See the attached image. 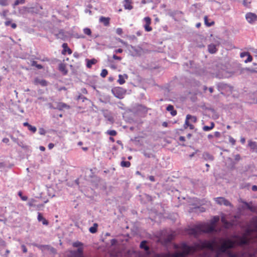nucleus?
Returning a JSON list of instances; mask_svg holds the SVG:
<instances>
[{"instance_id": "1", "label": "nucleus", "mask_w": 257, "mask_h": 257, "mask_svg": "<svg viewBox=\"0 0 257 257\" xmlns=\"http://www.w3.org/2000/svg\"><path fill=\"white\" fill-rule=\"evenodd\" d=\"M215 246L216 241L215 240L211 241H200L192 246L188 245L185 242H183L181 244L182 251H177L174 253L170 252L157 253L155 254V257H187L189 254H193L197 251L204 249H208L213 251L215 250Z\"/></svg>"}, {"instance_id": "2", "label": "nucleus", "mask_w": 257, "mask_h": 257, "mask_svg": "<svg viewBox=\"0 0 257 257\" xmlns=\"http://www.w3.org/2000/svg\"><path fill=\"white\" fill-rule=\"evenodd\" d=\"M219 220L218 216H214L212 220L211 224L201 223L194 226L193 227L188 229V232L189 234L197 236L202 233H212L216 232L214 224Z\"/></svg>"}, {"instance_id": "3", "label": "nucleus", "mask_w": 257, "mask_h": 257, "mask_svg": "<svg viewBox=\"0 0 257 257\" xmlns=\"http://www.w3.org/2000/svg\"><path fill=\"white\" fill-rule=\"evenodd\" d=\"M126 48L130 54L134 57L139 56L142 54V50L140 47L133 46L131 45H126Z\"/></svg>"}, {"instance_id": "4", "label": "nucleus", "mask_w": 257, "mask_h": 257, "mask_svg": "<svg viewBox=\"0 0 257 257\" xmlns=\"http://www.w3.org/2000/svg\"><path fill=\"white\" fill-rule=\"evenodd\" d=\"M112 92L116 97L121 99L125 93V90L121 87H116L112 89Z\"/></svg>"}, {"instance_id": "5", "label": "nucleus", "mask_w": 257, "mask_h": 257, "mask_svg": "<svg viewBox=\"0 0 257 257\" xmlns=\"http://www.w3.org/2000/svg\"><path fill=\"white\" fill-rule=\"evenodd\" d=\"M245 19L250 24H254L257 21V15L251 12L247 13L245 14Z\"/></svg>"}, {"instance_id": "6", "label": "nucleus", "mask_w": 257, "mask_h": 257, "mask_svg": "<svg viewBox=\"0 0 257 257\" xmlns=\"http://www.w3.org/2000/svg\"><path fill=\"white\" fill-rule=\"evenodd\" d=\"M215 202L219 205H224L226 206H232L231 203L223 197H217L214 198Z\"/></svg>"}, {"instance_id": "7", "label": "nucleus", "mask_w": 257, "mask_h": 257, "mask_svg": "<svg viewBox=\"0 0 257 257\" xmlns=\"http://www.w3.org/2000/svg\"><path fill=\"white\" fill-rule=\"evenodd\" d=\"M69 257H84L83 255V249L79 247L76 250L72 251L70 252Z\"/></svg>"}, {"instance_id": "8", "label": "nucleus", "mask_w": 257, "mask_h": 257, "mask_svg": "<svg viewBox=\"0 0 257 257\" xmlns=\"http://www.w3.org/2000/svg\"><path fill=\"white\" fill-rule=\"evenodd\" d=\"M147 241L146 240L142 241L140 245V247L142 249H144L145 251L146 254L147 256H149L151 254V251L150 249V247L147 245Z\"/></svg>"}, {"instance_id": "9", "label": "nucleus", "mask_w": 257, "mask_h": 257, "mask_svg": "<svg viewBox=\"0 0 257 257\" xmlns=\"http://www.w3.org/2000/svg\"><path fill=\"white\" fill-rule=\"evenodd\" d=\"M62 47L63 48V50L62 51V54L63 55H65L66 53L69 55L72 53V50L68 47V44L67 43H63L62 45Z\"/></svg>"}, {"instance_id": "10", "label": "nucleus", "mask_w": 257, "mask_h": 257, "mask_svg": "<svg viewBox=\"0 0 257 257\" xmlns=\"http://www.w3.org/2000/svg\"><path fill=\"white\" fill-rule=\"evenodd\" d=\"M47 82L44 79L36 78L34 80V84L35 85H40L42 86H46L47 85Z\"/></svg>"}, {"instance_id": "11", "label": "nucleus", "mask_w": 257, "mask_h": 257, "mask_svg": "<svg viewBox=\"0 0 257 257\" xmlns=\"http://www.w3.org/2000/svg\"><path fill=\"white\" fill-rule=\"evenodd\" d=\"M248 146L252 152H257V143L255 142L248 141Z\"/></svg>"}, {"instance_id": "12", "label": "nucleus", "mask_w": 257, "mask_h": 257, "mask_svg": "<svg viewBox=\"0 0 257 257\" xmlns=\"http://www.w3.org/2000/svg\"><path fill=\"white\" fill-rule=\"evenodd\" d=\"M58 69L64 75H66L68 72L66 65L63 63H60L59 65Z\"/></svg>"}, {"instance_id": "13", "label": "nucleus", "mask_w": 257, "mask_h": 257, "mask_svg": "<svg viewBox=\"0 0 257 257\" xmlns=\"http://www.w3.org/2000/svg\"><path fill=\"white\" fill-rule=\"evenodd\" d=\"M123 6L124 9L126 10H132L133 9V6H132V1L124 0L123 1Z\"/></svg>"}, {"instance_id": "14", "label": "nucleus", "mask_w": 257, "mask_h": 257, "mask_svg": "<svg viewBox=\"0 0 257 257\" xmlns=\"http://www.w3.org/2000/svg\"><path fill=\"white\" fill-rule=\"evenodd\" d=\"M208 52L211 54L215 53L217 51L216 46L215 44H211L208 46Z\"/></svg>"}, {"instance_id": "15", "label": "nucleus", "mask_w": 257, "mask_h": 257, "mask_svg": "<svg viewBox=\"0 0 257 257\" xmlns=\"http://www.w3.org/2000/svg\"><path fill=\"white\" fill-rule=\"evenodd\" d=\"M166 109L167 111H170L171 114L174 116L177 114V111L174 109V106L172 105H169L167 106Z\"/></svg>"}, {"instance_id": "16", "label": "nucleus", "mask_w": 257, "mask_h": 257, "mask_svg": "<svg viewBox=\"0 0 257 257\" xmlns=\"http://www.w3.org/2000/svg\"><path fill=\"white\" fill-rule=\"evenodd\" d=\"M54 35L55 36L57 39H59L61 40L64 39L65 37L64 31L62 30L59 31V32L57 33H54Z\"/></svg>"}, {"instance_id": "17", "label": "nucleus", "mask_w": 257, "mask_h": 257, "mask_svg": "<svg viewBox=\"0 0 257 257\" xmlns=\"http://www.w3.org/2000/svg\"><path fill=\"white\" fill-rule=\"evenodd\" d=\"M37 219L39 222L41 221L42 222L43 224H44V225H48V221L43 217V216L40 212H38Z\"/></svg>"}, {"instance_id": "18", "label": "nucleus", "mask_w": 257, "mask_h": 257, "mask_svg": "<svg viewBox=\"0 0 257 257\" xmlns=\"http://www.w3.org/2000/svg\"><path fill=\"white\" fill-rule=\"evenodd\" d=\"M203 158L205 160L209 161H213L214 160V157L212 155H210L209 153L207 152H205L203 154Z\"/></svg>"}, {"instance_id": "19", "label": "nucleus", "mask_w": 257, "mask_h": 257, "mask_svg": "<svg viewBox=\"0 0 257 257\" xmlns=\"http://www.w3.org/2000/svg\"><path fill=\"white\" fill-rule=\"evenodd\" d=\"M86 61L87 62L86 66L88 68H90L92 67V65L95 64L96 62V60L95 59L90 60L86 59Z\"/></svg>"}, {"instance_id": "20", "label": "nucleus", "mask_w": 257, "mask_h": 257, "mask_svg": "<svg viewBox=\"0 0 257 257\" xmlns=\"http://www.w3.org/2000/svg\"><path fill=\"white\" fill-rule=\"evenodd\" d=\"M99 21L100 22L103 23V24L105 26L108 25V24L109 23V18H108L101 17L99 18Z\"/></svg>"}, {"instance_id": "21", "label": "nucleus", "mask_w": 257, "mask_h": 257, "mask_svg": "<svg viewBox=\"0 0 257 257\" xmlns=\"http://www.w3.org/2000/svg\"><path fill=\"white\" fill-rule=\"evenodd\" d=\"M127 78V75L124 74L123 76H122L120 74L118 76V79L117 81L120 84L122 85V84H124L125 82L124 78Z\"/></svg>"}, {"instance_id": "22", "label": "nucleus", "mask_w": 257, "mask_h": 257, "mask_svg": "<svg viewBox=\"0 0 257 257\" xmlns=\"http://www.w3.org/2000/svg\"><path fill=\"white\" fill-rule=\"evenodd\" d=\"M97 224L94 223L93 225L89 228V231L92 233H95L97 231Z\"/></svg>"}, {"instance_id": "23", "label": "nucleus", "mask_w": 257, "mask_h": 257, "mask_svg": "<svg viewBox=\"0 0 257 257\" xmlns=\"http://www.w3.org/2000/svg\"><path fill=\"white\" fill-rule=\"evenodd\" d=\"M221 221L222 222V223H223L224 225V227L226 228H229L232 225V224L229 222H228L227 221H226L225 219L224 218H222L221 219Z\"/></svg>"}, {"instance_id": "24", "label": "nucleus", "mask_w": 257, "mask_h": 257, "mask_svg": "<svg viewBox=\"0 0 257 257\" xmlns=\"http://www.w3.org/2000/svg\"><path fill=\"white\" fill-rule=\"evenodd\" d=\"M214 126V124L212 122L210 126L205 125L203 127V130L205 132L209 131Z\"/></svg>"}, {"instance_id": "25", "label": "nucleus", "mask_w": 257, "mask_h": 257, "mask_svg": "<svg viewBox=\"0 0 257 257\" xmlns=\"http://www.w3.org/2000/svg\"><path fill=\"white\" fill-rule=\"evenodd\" d=\"M58 108L60 109V110H61L63 108H69V106L67 104H66V103H63V102H60L58 104Z\"/></svg>"}, {"instance_id": "26", "label": "nucleus", "mask_w": 257, "mask_h": 257, "mask_svg": "<svg viewBox=\"0 0 257 257\" xmlns=\"http://www.w3.org/2000/svg\"><path fill=\"white\" fill-rule=\"evenodd\" d=\"M187 119H189L192 122H195L197 121V118L195 116H192L190 114L187 115Z\"/></svg>"}, {"instance_id": "27", "label": "nucleus", "mask_w": 257, "mask_h": 257, "mask_svg": "<svg viewBox=\"0 0 257 257\" xmlns=\"http://www.w3.org/2000/svg\"><path fill=\"white\" fill-rule=\"evenodd\" d=\"M204 19L205 24L206 26H207L208 27H210V26L213 25V24H214L213 21H211V22H208V17L207 16H205Z\"/></svg>"}, {"instance_id": "28", "label": "nucleus", "mask_w": 257, "mask_h": 257, "mask_svg": "<svg viewBox=\"0 0 257 257\" xmlns=\"http://www.w3.org/2000/svg\"><path fill=\"white\" fill-rule=\"evenodd\" d=\"M120 165L121 167L127 168L130 166L131 163L128 161H123L121 162Z\"/></svg>"}, {"instance_id": "29", "label": "nucleus", "mask_w": 257, "mask_h": 257, "mask_svg": "<svg viewBox=\"0 0 257 257\" xmlns=\"http://www.w3.org/2000/svg\"><path fill=\"white\" fill-rule=\"evenodd\" d=\"M25 3V0H16L13 5V8H15L16 6L19 4H24Z\"/></svg>"}, {"instance_id": "30", "label": "nucleus", "mask_w": 257, "mask_h": 257, "mask_svg": "<svg viewBox=\"0 0 257 257\" xmlns=\"http://www.w3.org/2000/svg\"><path fill=\"white\" fill-rule=\"evenodd\" d=\"M241 202L245 205V207L247 209L250 210H252V208L249 203H248L246 201H241Z\"/></svg>"}, {"instance_id": "31", "label": "nucleus", "mask_w": 257, "mask_h": 257, "mask_svg": "<svg viewBox=\"0 0 257 257\" xmlns=\"http://www.w3.org/2000/svg\"><path fill=\"white\" fill-rule=\"evenodd\" d=\"M106 133L111 136H115L117 134L115 130H108Z\"/></svg>"}, {"instance_id": "32", "label": "nucleus", "mask_w": 257, "mask_h": 257, "mask_svg": "<svg viewBox=\"0 0 257 257\" xmlns=\"http://www.w3.org/2000/svg\"><path fill=\"white\" fill-rule=\"evenodd\" d=\"M18 195L20 197L21 199L23 201H26L28 199V197L26 196H23L22 192L21 191H19L18 192Z\"/></svg>"}, {"instance_id": "33", "label": "nucleus", "mask_w": 257, "mask_h": 257, "mask_svg": "<svg viewBox=\"0 0 257 257\" xmlns=\"http://www.w3.org/2000/svg\"><path fill=\"white\" fill-rule=\"evenodd\" d=\"M28 128L30 131L32 132L33 133H35L37 131L36 127L34 126H32L31 124L29 125Z\"/></svg>"}, {"instance_id": "34", "label": "nucleus", "mask_w": 257, "mask_h": 257, "mask_svg": "<svg viewBox=\"0 0 257 257\" xmlns=\"http://www.w3.org/2000/svg\"><path fill=\"white\" fill-rule=\"evenodd\" d=\"M83 32L85 34L88 35V36H90L91 34V31L89 28H84L83 29Z\"/></svg>"}, {"instance_id": "35", "label": "nucleus", "mask_w": 257, "mask_h": 257, "mask_svg": "<svg viewBox=\"0 0 257 257\" xmlns=\"http://www.w3.org/2000/svg\"><path fill=\"white\" fill-rule=\"evenodd\" d=\"M250 3V1H248L247 0H243L242 2L243 5L246 8H249Z\"/></svg>"}, {"instance_id": "36", "label": "nucleus", "mask_w": 257, "mask_h": 257, "mask_svg": "<svg viewBox=\"0 0 257 257\" xmlns=\"http://www.w3.org/2000/svg\"><path fill=\"white\" fill-rule=\"evenodd\" d=\"M107 73H108L107 70L105 69H103L101 71V72L100 73V76L104 78V77H106V76L107 75Z\"/></svg>"}, {"instance_id": "37", "label": "nucleus", "mask_w": 257, "mask_h": 257, "mask_svg": "<svg viewBox=\"0 0 257 257\" xmlns=\"http://www.w3.org/2000/svg\"><path fill=\"white\" fill-rule=\"evenodd\" d=\"M247 59L244 61V62L245 63H247L248 62H251L252 60V57L250 55L249 53H248V55H247Z\"/></svg>"}, {"instance_id": "38", "label": "nucleus", "mask_w": 257, "mask_h": 257, "mask_svg": "<svg viewBox=\"0 0 257 257\" xmlns=\"http://www.w3.org/2000/svg\"><path fill=\"white\" fill-rule=\"evenodd\" d=\"M73 245L74 247L79 248L82 245V243L81 242L76 241L73 243Z\"/></svg>"}, {"instance_id": "39", "label": "nucleus", "mask_w": 257, "mask_h": 257, "mask_svg": "<svg viewBox=\"0 0 257 257\" xmlns=\"http://www.w3.org/2000/svg\"><path fill=\"white\" fill-rule=\"evenodd\" d=\"M144 21L145 22V24L150 25L151 23V20L149 17H145L144 18Z\"/></svg>"}, {"instance_id": "40", "label": "nucleus", "mask_w": 257, "mask_h": 257, "mask_svg": "<svg viewBox=\"0 0 257 257\" xmlns=\"http://www.w3.org/2000/svg\"><path fill=\"white\" fill-rule=\"evenodd\" d=\"M144 28L147 32H150L152 30V28L150 26V25L145 24L144 25Z\"/></svg>"}, {"instance_id": "41", "label": "nucleus", "mask_w": 257, "mask_h": 257, "mask_svg": "<svg viewBox=\"0 0 257 257\" xmlns=\"http://www.w3.org/2000/svg\"><path fill=\"white\" fill-rule=\"evenodd\" d=\"M35 200L34 199H31V200H30L28 202V205L30 206V207H34L35 206V204H34V202H35Z\"/></svg>"}, {"instance_id": "42", "label": "nucleus", "mask_w": 257, "mask_h": 257, "mask_svg": "<svg viewBox=\"0 0 257 257\" xmlns=\"http://www.w3.org/2000/svg\"><path fill=\"white\" fill-rule=\"evenodd\" d=\"M8 5L7 0H0V5L2 6H6Z\"/></svg>"}, {"instance_id": "43", "label": "nucleus", "mask_w": 257, "mask_h": 257, "mask_svg": "<svg viewBox=\"0 0 257 257\" xmlns=\"http://www.w3.org/2000/svg\"><path fill=\"white\" fill-rule=\"evenodd\" d=\"M122 29L120 28H118L116 30V33L118 35H121L122 34Z\"/></svg>"}, {"instance_id": "44", "label": "nucleus", "mask_w": 257, "mask_h": 257, "mask_svg": "<svg viewBox=\"0 0 257 257\" xmlns=\"http://www.w3.org/2000/svg\"><path fill=\"white\" fill-rule=\"evenodd\" d=\"M29 8L27 7H24L22 9L20 10V13H23L26 12H28Z\"/></svg>"}, {"instance_id": "45", "label": "nucleus", "mask_w": 257, "mask_h": 257, "mask_svg": "<svg viewBox=\"0 0 257 257\" xmlns=\"http://www.w3.org/2000/svg\"><path fill=\"white\" fill-rule=\"evenodd\" d=\"M248 52H241L240 53V57L241 58H243L245 56H247V55H248Z\"/></svg>"}, {"instance_id": "46", "label": "nucleus", "mask_w": 257, "mask_h": 257, "mask_svg": "<svg viewBox=\"0 0 257 257\" xmlns=\"http://www.w3.org/2000/svg\"><path fill=\"white\" fill-rule=\"evenodd\" d=\"M189 119H187V116H186V120H185V124H184V127L185 128H187L190 124V123L189 122Z\"/></svg>"}, {"instance_id": "47", "label": "nucleus", "mask_w": 257, "mask_h": 257, "mask_svg": "<svg viewBox=\"0 0 257 257\" xmlns=\"http://www.w3.org/2000/svg\"><path fill=\"white\" fill-rule=\"evenodd\" d=\"M229 142L233 145H234L235 143V140L232 138L230 137L229 138Z\"/></svg>"}, {"instance_id": "48", "label": "nucleus", "mask_w": 257, "mask_h": 257, "mask_svg": "<svg viewBox=\"0 0 257 257\" xmlns=\"http://www.w3.org/2000/svg\"><path fill=\"white\" fill-rule=\"evenodd\" d=\"M11 139L12 140V141L16 143H18V139L14 137L13 136H10Z\"/></svg>"}, {"instance_id": "49", "label": "nucleus", "mask_w": 257, "mask_h": 257, "mask_svg": "<svg viewBox=\"0 0 257 257\" xmlns=\"http://www.w3.org/2000/svg\"><path fill=\"white\" fill-rule=\"evenodd\" d=\"M112 58L114 60H121V57H119V56H116V55L114 54L112 56Z\"/></svg>"}, {"instance_id": "50", "label": "nucleus", "mask_w": 257, "mask_h": 257, "mask_svg": "<svg viewBox=\"0 0 257 257\" xmlns=\"http://www.w3.org/2000/svg\"><path fill=\"white\" fill-rule=\"evenodd\" d=\"M21 248H22V249L23 252L26 253L27 252V249L25 245L22 244L21 245Z\"/></svg>"}, {"instance_id": "51", "label": "nucleus", "mask_w": 257, "mask_h": 257, "mask_svg": "<svg viewBox=\"0 0 257 257\" xmlns=\"http://www.w3.org/2000/svg\"><path fill=\"white\" fill-rule=\"evenodd\" d=\"M122 52H123V50L120 48L116 49L114 51V53H121Z\"/></svg>"}, {"instance_id": "52", "label": "nucleus", "mask_w": 257, "mask_h": 257, "mask_svg": "<svg viewBox=\"0 0 257 257\" xmlns=\"http://www.w3.org/2000/svg\"><path fill=\"white\" fill-rule=\"evenodd\" d=\"M116 242H117V240L115 239H112L110 240L111 245H112V246L115 245Z\"/></svg>"}, {"instance_id": "53", "label": "nucleus", "mask_w": 257, "mask_h": 257, "mask_svg": "<svg viewBox=\"0 0 257 257\" xmlns=\"http://www.w3.org/2000/svg\"><path fill=\"white\" fill-rule=\"evenodd\" d=\"M45 133H46V132H45V130H44V129H43V128H40V129L39 130V133H40V135H45Z\"/></svg>"}, {"instance_id": "54", "label": "nucleus", "mask_w": 257, "mask_h": 257, "mask_svg": "<svg viewBox=\"0 0 257 257\" xmlns=\"http://www.w3.org/2000/svg\"><path fill=\"white\" fill-rule=\"evenodd\" d=\"M234 159L235 161H239L240 159V156L239 154H237L234 157Z\"/></svg>"}, {"instance_id": "55", "label": "nucleus", "mask_w": 257, "mask_h": 257, "mask_svg": "<svg viewBox=\"0 0 257 257\" xmlns=\"http://www.w3.org/2000/svg\"><path fill=\"white\" fill-rule=\"evenodd\" d=\"M48 147L49 150H51L54 148V145L53 143H49Z\"/></svg>"}, {"instance_id": "56", "label": "nucleus", "mask_w": 257, "mask_h": 257, "mask_svg": "<svg viewBox=\"0 0 257 257\" xmlns=\"http://www.w3.org/2000/svg\"><path fill=\"white\" fill-rule=\"evenodd\" d=\"M2 142L4 143H8L9 142V139L7 138H4L2 140Z\"/></svg>"}, {"instance_id": "57", "label": "nucleus", "mask_w": 257, "mask_h": 257, "mask_svg": "<svg viewBox=\"0 0 257 257\" xmlns=\"http://www.w3.org/2000/svg\"><path fill=\"white\" fill-rule=\"evenodd\" d=\"M118 40L119 42H120L122 44L125 45L126 46V45H128L126 42H124L122 40H121L120 38H118Z\"/></svg>"}, {"instance_id": "58", "label": "nucleus", "mask_w": 257, "mask_h": 257, "mask_svg": "<svg viewBox=\"0 0 257 257\" xmlns=\"http://www.w3.org/2000/svg\"><path fill=\"white\" fill-rule=\"evenodd\" d=\"M247 70L252 73L256 72L254 69L250 68H247Z\"/></svg>"}, {"instance_id": "59", "label": "nucleus", "mask_w": 257, "mask_h": 257, "mask_svg": "<svg viewBox=\"0 0 257 257\" xmlns=\"http://www.w3.org/2000/svg\"><path fill=\"white\" fill-rule=\"evenodd\" d=\"M149 179L152 182L155 181V177L153 176H150Z\"/></svg>"}, {"instance_id": "60", "label": "nucleus", "mask_w": 257, "mask_h": 257, "mask_svg": "<svg viewBox=\"0 0 257 257\" xmlns=\"http://www.w3.org/2000/svg\"><path fill=\"white\" fill-rule=\"evenodd\" d=\"M36 67L37 68H38V69H42L43 68V66L42 65L38 64H37V66H36Z\"/></svg>"}, {"instance_id": "61", "label": "nucleus", "mask_w": 257, "mask_h": 257, "mask_svg": "<svg viewBox=\"0 0 257 257\" xmlns=\"http://www.w3.org/2000/svg\"><path fill=\"white\" fill-rule=\"evenodd\" d=\"M240 142L241 144H244L245 142V139L243 137H241L240 138Z\"/></svg>"}, {"instance_id": "62", "label": "nucleus", "mask_w": 257, "mask_h": 257, "mask_svg": "<svg viewBox=\"0 0 257 257\" xmlns=\"http://www.w3.org/2000/svg\"><path fill=\"white\" fill-rule=\"evenodd\" d=\"M251 189L253 191H257V186L256 185H253L252 186Z\"/></svg>"}, {"instance_id": "63", "label": "nucleus", "mask_w": 257, "mask_h": 257, "mask_svg": "<svg viewBox=\"0 0 257 257\" xmlns=\"http://www.w3.org/2000/svg\"><path fill=\"white\" fill-rule=\"evenodd\" d=\"M5 25L6 26H9L10 25H11V22L10 21H7L5 22Z\"/></svg>"}, {"instance_id": "64", "label": "nucleus", "mask_w": 257, "mask_h": 257, "mask_svg": "<svg viewBox=\"0 0 257 257\" xmlns=\"http://www.w3.org/2000/svg\"><path fill=\"white\" fill-rule=\"evenodd\" d=\"M179 140L182 142H184L185 141V138L183 136H180L179 137Z\"/></svg>"}]
</instances>
